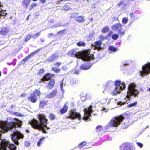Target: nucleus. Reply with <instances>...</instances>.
<instances>
[{
  "label": "nucleus",
  "mask_w": 150,
  "mask_h": 150,
  "mask_svg": "<svg viewBox=\"0 0 150 150\" xmlns=\"http://www.w3.org/2000/svg\"><path fill=\"white\" fill-rule=\"evenodd\" d=\"M63 82L64 79H62L60 82V86L61 90H63Z\"/></svg>",
  "instance_id": "42"
},
{
  "label": "nucleus",
  "mask_w": 150,
  "mask_h": 150,
  "mask_svg": "<svg viewBox=\"0 0 150 150\" xmlns=\"http://www.w3.org/2000/svg\"><path fill=\"white\" fill-rule=\"evenodd\" d=\"M31 0H23L21 6L24 8L27 9L29 6Z\"/></svg>",
  "instance_id": "19"
},
{
  "label": "nucleus",
  "mask_w": 150,
  "mask_h": 150,
  "mask_svg": "<svg viewBox=\"0 0 150 150\" xmlns=\"http://www.w3.org/2000/svg\"><path fill=\"white\" fill-rule=\"evenodd\" d=\"M8 147L9 150H16V146L13 144H10L8 141H2L0 145V150H7Z\"/></svg>",
  "instance_id": "8"
},
{
  "label": "nucleus",
  "mask_w": 150,
  "mask_h": 150,
  "mask_svg": "<svg viewBox=\"0 0 150 150\" xmlns=\"http://www.w3.org/2000/svg\"><path fill=\"white\" fill-rule=\"evenodd\" d=\"M53 35V34L52 33H49L48 34V37H50L51 36H52Z\"/></svg>",
  "instance_id": "58"
},
{
  "label": "nucleus",
  "mask_w": 150,
  "mask_h": 150,
  "mask_svg": "<svg viewBox=\"0 0 150 150\" xmlns=\"http://www.w3.org/2000/svg\"><path fill=\"white\" fill-rule=\"evenodd\" d=\"M55 83V80L54 79H51L48 82V85L47 86V89H51L53 88Z\"/></svg>",
  "instance_id": "16"
},
{
  "label": "nucleus",
  "mask_w": 150,
  "mask_h": 150,
  "mask_svg": "<svg viewBox=\"0 0 150 150\" xmlns=\"http://www.w3.org/2000/svg\"><path fill=\"white\" fill-rule=\"evenodd\" d=\"M99 39H100V40L101 41V42L102 41L104 40L105 39H106V37L103 36L102 35H100Z\"/></svg>",
  "instance_id": "44"
},
{
  "label": "nucleus",
  "mask_w": 150,
  "mask_h": 150,
  "mask_svg": "<svg viewBox=\"0 0 150 150\" xmlns=\"http://www.w3.org/2000/svg\"><path fill=\"white\" fill-rule=\"evenodd\" d=\"M54 21V20L52 19H50V20L49 21V22L51 23H53Z\"/></svg>",
  "instance_id": "55"
},
{
  "label": "nucleus",
  "mask_w": 150,
  "mask_h": 150,
  "mask_svg": "<svg viewBox=\"0 0 150 150\" xmlns=\"http://www.w3.org/2000/svg\"><path fill=\"white\" fill-rule=\"evenodd\" d=\"M54 75L50 73H48L45 74L42 78L41 79L39 82L41 83L42 82H43L45 81H47L49 80L50 79L52 78L53 77Z\"/></svg>",
  "instance_id": "15"
},
{
  "label": "nucleus",
  "mask_w": 150,
  "mask_h": 150,
  "mask_svg": "<svg viewBox=\"0 0 150 150\" xmlns=\"http://www.w3.org/2000/svg\"><path fill=\"white\" fill-rule=\"evenodd\" d=\"M22 125L21 122L18 119L16 120V121H12L8 122L7 121L1 122L0 126L1 129H3L4 132H8L13 128L20 127Z\"/></svg>",
  "instance_id": "2"
},
{
  "label": "nucleus",
  "mask_w": 150,
  "mask_h": 150,
  "mask_svg": "<svg viewBox=\"0 0 150 150\" xmlns=\"http://www.w3.org/2000/svg\"><path fill=\"white\" fill-rule=\"evenodd\" d=\"M58 57V56L56 55L55 54H54L49 57L47 59V62L51 63L56 60Z\"/></svg>",
  "instance_id": "18"
},
{
  "label": "nucleus",
  "mask_w": 150,
  "mask_h": 150,
  "mask_svg": "<svg viewBox=\"0 0 150 150\" xmlns=\"http://www.w3.org/2000/svg\"><path fill=\"white\" fill-rule=\"evenodd\" d=\"M112 29L115 32H118V34L121 36L124 35L125 33V31H122V25L120 23H116L112 26Z\"/></svg>",
  "instance_id": "11"
},
{
  "label": "nucleus",
  "mask_w": 150,
  "mask_h": 150,
  "mask_svg": "<svg viewBox=\"0 0 150 150\" xmlns=\"http://www.w3.org/2000/svg\"><path fill=\"white\" fill-rule=\"evenodd\" d=\"M103 126L101 125H98L96 127V131L97 132H99L103 130Z\"/></svg>",
  "instance_id": "30"
},
{
  "label": "nucleus",
  "mask_w": 150,
  "mask_h": 150,
  "mask_svg": "<svg viewBox=\"0 0 150 150\" xmlns=\"http://www.w3.org/2000/svg\"><path fill=\"white\" fill-rule=\"evenodd\" d=\"M52 70L54 72L57 73H59L61 71V69L59 68L54 67L52 68Z\"/></svg>",
  "instance_id": "32"
},
{
  "label": "nucleus",
  "mask_w": 150,
  "mask_h": 150,
  "mask_svg": "<svg viewBox=\"0 0 150 150\" xmlns=\"http://www.w3.org/2000/svg\"><path fill=\"white\" fill-rule=\"evenodd\" d=\"M29 123L31 126L32 127L35 129L42 130L43 132H45L44 128L45 125H43L35 119H33L29 122Z\"/></svg>",
  "instance_id": "6"
},
{
  "label": "nucleus",
  "mask_w": 150,
  "mask_h": 150,
  "mask_svg": "<svg viewBox=\"0 0 150 150\" xmlns=\"http://www.w3.org/2000/svg\"><path fill=\"white\" fill-rule=\"evenodd\" d=\"M29 15H29V16H27V18H26V19H27V20H28V19H29Z\"/></svg>",
  "instance_id": "60"
},
{
  "label": "nucleus",
  "mask_w": 150,
  "mask_h": 150,
  "mask_svg": "<svg viewBox=\"0 0 150 150\" xmlns=\"http://www.w3.org/2000/svg\"><path fill=\"white\" fill-rule=\"evenodd\" d=\"M147 91L150 92V88L147 89Z\"/></svg>",
  "instance_id": "61"
},
{
  "label": "nucleus",
  "mask_w": 150,
  "mask_h": 150,
  "mask_svg": "<svg viewBox=\"0 0 150 150\" xmlns=\"http://www.w3.org/2000/svg\"><path fill=\"white\" fill-rule=\"evenodd\" d=\"M109 50L112 52H115L117 51V49L113 46H110L108 47Z\"/></svg>",
  "instance_id": "36"
},
{
  "label": "nucleus",
  "mask_w": 150,
  "mask_h": 150,
  "mask_svg": "<svg viewBox=\"0 0 150 150\" xmlns=\"http://www.w3.org/2000/svg\"><path fill=\"white\" fill-rule=\"evenodd\" d=\"M57 93V90L55 89L52 90L50 94L46 95V97L48 98H52L54 97Z\"/></svg>",
  "instance_id": "21"
},
{
  "label": "nucleus",
  "mask_w": 150,
  "mask_h": 150,
  "mask_svg": "<svg viewBox=\"0 0 150 150\" xmlns=\"http://www.w3.org/2000/svg\"><path fill=\"white\" fill-rule=\"evenodd\" d=\"M77 50L76 48L71 49L68 52L67 55L71 57L81 59L85 61H88L92 59V57L88 52H84L82 53L80 51L77 52Z\"/></svg>",
  "instance_id": "1"
},
{
  "label": "nucleus",
  "mask_w": 150,
  "mask_h": 150,
  "mask_svg": "<svg viewBox=\"0 0 150 150\" xmlns=\"http://www.w3.org/2000/svg\"><path fill=\"white\" fill-rule=\"evenodd\" d=\"M128 20L127 17H124L123 18L122 22L123 24H125L127 23Z\"/></svg>",
  "instance_id": "39"
},
{
  "label": "nucleus",
  "mask_w": 150,
  "mask_h": 150,
  "mask_svg": "<svg viewBox=\"0 0 150 150\" xmlns=\"http://www.w3.org/2000/svg\"><path fill=\"white\" fill-rule=\"evenodd\" d=\"M109 29L108 26H105L101 30V32L102 33L105 34L109 31Z\"/></svg>",
  "instance_id": "28"
},
{
  "label": "nucleus",
  "mask_w": 150,
  "mask_h": 150,
  "mask_svg": "<svg viewBox=\"0 0 150 150\" xmlns=\"http://www.w3.org/2000/svg\"><path fill=\"white\" fill-rule=\"evenodd\" d=\"M76 20L79 23L83 22L84 21V19L82 16H79L76 18Z\"/></svg>",
  "instance_id": "26"
},
{
  "label": "nucleus",
  "mask_w": 150,
  "mask_h": 150,
  "mask_svg": "<svg viewBox=\"0 0 150 150\" xmlns=\"http://www.w3.org/2000/svg\"><path fill=\"white\" fill-rule=\"evenodd\" d=\"M81 99L83 101H84L86 100V98L85 97H82L81 98Z\"/></svg>",
  "instance_id": "53"
},
{
  "label": "nucleus",
  "mask_w": 150,
  "mask_h": 150,
  "mask_svg": "<svg viewBox=\"0 0 150 150\" xmlns=\"http://www.w3.org/2000/svg\"><path fill=\"white\" fill-rule=\"evenodd\" d=\"M65 30H66V29H64L62 30H61V31H59L58 33H63V31H65Z\"/></svg>",
  "instance_id": "57"
},
{
  "label": "nucleus",
  "mask_w": 150,
  "mask_h": 150,
  "mask_svg": "<svg viewBox=\"0 0 150 150\" xmlns=\"http://www.w3.org/2000/svg\"><path fill=\"white\" fill-rule=\"evenodd\" d=\"M9 32L8 28L6 27H3L1 28L0 31V33L3 35H7Z\"/></svg>",
  "instance_id": "25"
},
{
  "label": "nucleus",
  "mask_w": 150,
  "mask_h": 150,
  "mask_svg": "<svg viewBox=\"0 0 150 150\" xmlns=\"http://www.w3.org/2000/svg\"><path fill=\"white\" fill-rule=\"evenodd\" d=\"M81 115L80 113L77 112L74 110H71L69 112L68 118L71 119H77L79 120L81 119Z\"/></svg>",
  "instance_id": "13"
},
{
  "label": "nucleus",
  "mask_w": 150,
  "mask_h": 150,
  "mask_svg": "<svg viewBox=\"0 0 150 150\" xmlns=\"http://www.w3.org/2000/svg\"><path fill=\"white\" fill-rule=\"evenodd\" d=\"M114 85L116 86L115 90H114L112 94L113 96L117 95L120 93L124 89L125 85L123 82H121L120 80H117L115 81Z\"/></svg>",
  "instance_id": "5"
},
{
  "label": "nucleus",
  "mask_w": 150,
  "mask_h": 150,
  "mask_svg": "<svg viewBox=\"0 0 150 150\" xmlns=\"http://www.w3.org/2000/svg\"><path fill=\"white\" fill-rule=\"evenodd\" d=\"M113 34V32L112 31H109V33L107 34V36H105L106 39L110 38L111 36L112 37Z\"/></svg>",
  "instance_id": "38"
},
{
  "label": "nucleus",
  "mask_w": 150,
  "mask_h": 150,
  "mask_svg": "<svg viewBox=\"0 0 150 150\" xmlns=\"http://www.w3.org/2000/svg\"><path fill=\"white\" fill-rule=\"evenodd\" d=\"M118 105H123L124 104H125V102H123V103L121 102H119L118 103Z\"/></svg>",
  "instance_id": "51"
},
{
  "label": "nucleus",
  "mask_w": 150,
  "mask_h": 150,
  "mask_svg": "<svg viewBox=\"0 0 150 150\" xmlns=\"http://www.w3.org/2000/svg\"><path fill=\"white\" fill-rule=\"evenodd\" d=\"M118 34H117L116 33H114V34H112L111 38L114 40H117L119 37Z\"/></svg>",
  "instance_id": "35"
},
{
  "label": "nucleus",
  "mask_w": 150,
  "mask_h": 150,
  "mask_svg": "<svg viewBox=\"0 0 150 150\" xmlns=\"http://www.w3.org/2000/svg\"><path fill=\"white\" fill-rule=\"evenodd\" d=\"M44 71L45 70L43 69H41L39 70L37 74L38 75H41L44 72Z\"/></svg>",
  "instance_id": "40"
},
{
  "label": "nucleus",
  "mask_w": 150,
  "mask_h": 150,
  "mask_svg": "<svg viewBox=\"0 0 150 150\" xmlns=\"http://www.w3.org/2000/svg\"><path fill=\"white\" fill-rule=\"evenodd\" d=\"M27 95V94L26 93H24L22 94L21 95V98H23L24 97H25L26 95Z\"/></svg>",
  "instance_id": "50"
},
{
  "label": "nucleus",
  "mask_w": 150,
  "mask_h": 150,
  "mask_svg": "<svg viewBox=\"0 0 150 150\" xmlns=\"http://www.w3.org/2000/svg\"><path fill=\"white\" fill-rule=\"evenodd\" d=\"M32 1H37V0H32Z\"/></svg>",
  "instance_id": "62"
},
{
  "label": "nucleus",
  "mask_w": 150,
  "mask_h": 150,
  "mask_svg": "<svg viewBox=\"0 0 150 150\" xmlns=\"http://www.w3.org/2000/svg\"><path fill=\"white\" fill-rule=\"evenodd\" d=\"M1 72L0 71V77L1 76Z\"/></svg>",
  "instance_id": "63"
},
{
  "label": "nucleus",
  "mask_w": 150,
  "mask_h": 150,
  "mask_svg": "<svg viewBox=\"0 0 150 150\" xmlns=\"http://www.w3.org/2000/svg\"><path fill=\"white\" fill-rule=\"evenodd\" d=\"M45 139V137H43L41 138H40L39 140L38 141V143L37 146L39 147L43 142V141Z\"/></svg>",
  "instance_id": "31"
},
{
  "label": "nucleus",
  "mask_w": 150,
  "mask_h": 150,
  "mask_svg": "<svg viewBox=\"0 0 150 150\" xmlns=\"http://www.w3.org/2000/svg\"><path fill=\"white\" fill-rule=\"evenodd\" d=\"M26 61H27L25 58L22 60V62H24L23 63H25Z\"/></svg>",
  "instance_id": "56"
},
{
  "label": "nucleus",
  "mask_w": 150,
  "mask_h": 150,
  "mask_svg": "<svg viewBox=\"0 0 150 150\" xmlns=\"http://www.w3.org/2000/svg\"><path fill=\"white\" fill-rule=\"evenodd\" d=\"M92 107L90 106L85 108L84 110V116L83 119L86 121L90 120V117L91 116V113L93 111L91 109Z\"/></svg>",
  "instance_id": "12"
},
{
  "label": "nucleus",
  "mask_w": 150,
  "mask_h": 150,
  "mask_svg": "<svg viewBox=\"0 0 150 150\" xmlns=\"http://www.w3.org/2000/svg\"><path fill=\"white\" fill-rule=\"evenodd\" d=\"M130 17L132 18L134 16L133 13L132 12H131L129 14Z\"/></svg>",
  "instance_id": "54"
},
{
  "label": "nucleus",
  "mask_w": 150,
  "mask_h": 150,
  "mask_svg": "<svg viewBox=\"0 0 150 150\" xmlns=\"http://www.w3.org/2000/svg\"><path fill=\"white\" fill-rule=\"evenodd\" d=\"M40 50V49H39L37 50H36L31 53H30L29 55H28V56H26L25 58L27 61L31 57H32L35 54H37L39 51Z\"/></svg>",
  "instance_id": "20"
},
{
  "label": "nucleus",
  "mask_w": 150,
  "mask_h": 150,
  "mask_svg": "<svg viewBox=\"0 0 150 150\" xmlns=\"http://www.w3.org/2000/svg\"><path fill=\"white\" fill-rule=\"evenodd\" d=\"M38 118L40 123L43 125L45 124V127H46L48 120L46 118L45 115L42 113L39 114L38 115Z\"/></svg>",
  "instance_id": "14"
},
{
  "label": "nucleus",
  "mask_w": 150,
  "mask_h": 150,
  "mask_svg": "<svg viewBox=\"0 0 150 150\" xmlns=\"http://www.w3.org/2000/svg\"><path fill=\"white\" fill-rule=\"evenodd\" d=\"M3 16V15H2V14L0 13V16Z\"/></svg>",
  "instance_id": "64"
},
{
  "label": "nucleus",
  "mask_w": 150,
  "mask_h": 150,
  "mask_svg": "<svg viewBox=\"0 0 150 150\" xmlns=\"http://www.w3.org/2000/svg\"><path fill=\"white\" fill-rule=\"evenodd\" d=\"M61 64H62L61 62H56L54 64V65L55 66H56L57 67H59V66H60Z\"/></svg>",
  "instance_id": "47"
},
{
  "label": "nucleus",
  "mask_w": 150,
  "mask_h": 150,
  "mask_svg": "<svg viewBox=\"0 0 150 150\" xmlns=\"http://www.w3.org/2000/svg\"><path fill=\"white\" fill-rule=\"evenodd\" d=\"M39 1L42 4L45 3L46 1V0H39Z\"/></svg>",
  "instance_id": "52"
},
{
  "label": "nucleus",
  "mask_w": 150,
  "mask_h": 150,
  "mask_svg": "<svg viewBox=\"0 0 150 150\" xmlns=\"http://www.w3.org/2000/svg\"><path fill=\"white\" fill-rule=\"evenodd\" d=\"M64 10H69L71 8V4L69 3H67L65 4L63 7Z\"/></svg>",
  "instance_id": "29"
},
{
  "label": "nucleus",
  "mask_w": 150,
  "mask_h": 150,
  "mask_svg": "<svg viewBox=\"0 0 150 150\" xmlns=\"http://www.w3.org/2000/svg\"><path fill=\"white\" fill-rule=\"evenodd\" d=\"M25 146L26 147H28L30 146V143L29 142L26 141L25 142Z\"/></svg>",
  "instance_id": "48"
},
{
  "label": "nucleus",
  "mask_w": 150,
  "mask_h": 150,
  "mask_svg": "<svg viewBox=\"0 0 150 150\" xmlns=\"http://www.w3.org/2000/svg\"><path fill=\"white\" fill-rule=\"evenodd\" d=\"M91 66L90 64L87 62L81 65L80 67V69L83 70H88L90 68Z\"/></svg>",
  "instance_id": "17"
},
{
  "label": "nucleus",
  "mask_w": 150,
  "mask_h": 150,
  "mask_svg": "<svg viewBox=\"0 0 150 150\" xmlns=\"http://www.w3.org/2000/svg\"><path fill=\"white\" fill-rule=\"evenodd\" d=\"M140 76L143 77L150 73V62H148L142 67V70L139 71Z\"/></svg>",
  "instance_id": "9"
},
{
  "label": "nucleus",
  "mask_w": 150,
  "mask_h": 150,
  "mask_svg": "<svg viewBox=\"0 0 150 150\" xmlns=\"http://www.w3.org/2000/svg\"><path fill=\"white\" fill-rule=\"evenodd\" d=\"M137 104V102L136 101L134 102V103H131L127 105V108H130L133 107L135 106Z\"/></svg>",
  "instance_id": "37"
},
{
  "label": "nucleus",
  "mask_w": 150,
  "mask_h": 150,
  "mask_svg": "<svg viewBox=\"0 0 150 150\" xmlns=\"http://www.w3.org/2000/svg\"><path fill=\"white\" fill-rule=\"evenodd\" d=\"M76 45L78 47H84L86 45V43L82 41H79L76 43Z\"/></svg>",
  "instance_id": "34"
},
{
  "label": "nucleus",
  "mask_w": 150,
  "mask_h": 150,
  "mask_svg": "<svg viewBox=\"0 0 150 150\" xmlns=\"http://www.w3.org/2000/svg\"><path fill=\"white\" fill-rule=\"evenodd\" d=\"M24 137L23 134L18 131L14 132L11 135V139L12 140L16 145H18L19 143L18 140L23 139Z\"/></svg>",
  "instance_id": "7"
},
{
  "label": "nucleus",
  "mask_w": 150,
  "mask_h": 150,
  "mask_svg": "<svg viewBox=\"0 0 150 150\" xmlns=\"http://www.w3.org/2000/svg\"><path fill=\"white\" fill-rule=\"evenodd\" d=\"M40 34L41 32H39L34 34L33 36V37H34V38H37L40 35Z\"/></svg>",
  "instance_id": "45"
},
{
  "label": "nucleus",
  "mask_w": 150,
  "mask_h": 150,
  "mask_svg": "<svg viewBox=\"0 0 150 150\" xmlns=\"http://www.w3.org/2000/svg\"><path fill=\"white\" fill-rule=\"evenodd\" d=\"M136 144L140 148H142L143 146V144L141 143L137 142L136 143Z\"/></svg>",
  "instance_id": "49"
},
{
  "label": "nucleus",
  "mask_w": 150,
  "mask_h": 150,
  "mask_svg": "<svg viewBox=\"0 0 150 150\" xmlns=\"http://www.w3.org/2000/svg\"><path fill=\"white\" fill-rule=\"evenodd\" d=\"M41 94L40 91L38 90H35L30 96L28 98V100L32 103H35L38 100L37 96H39Z\"/></svg>",
  "instance_id": "10"
},
{
  "label": "nucleus",
  "mask_w": 150,
  "mask_h": 150,
  "mask_svg": "<svg viewBox=\"0 0 150 150\" xmlns=\"http://www.w3.org/2000/svg\"><path fill=\"white\" fill-rule=\"evenodd\" d=\"M31 38V36L30 35H28L26 36L25 41L26 42L28 41Z\"/></svg>",
  "instance_id": "43"
},
{
  "label": "nucleus",
  "mask_w": 150,
  "mask_h": 150,
  "mask_svg": "<svg viewBox=\"0 0 150 150\" xmlns=\"http://www.w3.org/2000/svg\"><path fill=\"white\" fill-rule=\"evenodd\" d=\"M48 103V100H42L40 102L39 107L40 108H43L45 106L47 105Z\"/></svg>",
  "instance_id": "24"
},
{
  "label": "nucleus",
  "mask_w": 150,
  "mask_h": 150,
  "mask_svg": "<svg viewBox=\"0 0 150 150\" xmlns=\"http://www.w3.org/2000/svg\"><path fill=\"white\" fill-rule=\"evenodd\" d=\"M86 144V142L85 141H83L79 144L78 146V147L79 148H82L84 147Z\"/></svg>",
  "instance_id": "33"
},
{
  "label": "nucleus",
  "mask_w": 150,
  "mask_h": 150,
  "mask_svg": "<svg viewBox=\"0 0 150 150\" xmlns=\"http://www.w3.org/2000/svg\"><path fill=\"white\" fill-rule=\"evenodd\" d=\"M40 40L42 42H43L45 41L42 38Z\"/></svg>",
  "instance_id": "59"
},
{
  "label": "nucleus",
  "mask_w": 150,
  "mask_h": 150,
  "mask_svg": "<svg viewBox=\"0 0 150 150\" xmlns=\"http://www.w3.org/2000/svg\"><path fill=\"white\" fill-rule=\"evenodd\" d=\"M123 4H124V1H123L122 0L117 4V6L118 7H120L122 5H123Z\"/></svg>",
  "instance_id": "46"
},
{
  "label": "nucleus",
  "mask_w": 150,
  "mask_h": 150,
  "mask_svg": "<svg viewBox=\"0 0 150 150\" xmlns=\"http://www.w3.org/2000/svg\"><path fill=\"white\" fill-rule=\"evenodd\" d=\"M136 88V85L134 83H132L129 85L127 94L126 96L127 98L129 99L131 96L134 97H138L139 91Z\"/></svg>",
  "instance_id": "4"
},
{
  "label": "nucleus",
  "mask_w": 150,
  "mask_h": 150,
  "mask_svg": "<svg viewBox=\"0 0 150 150\" xmlns=\"http://www.w3.org/2000/svg\"><path fill=\"white\" fill-rule=\"evenodd\" d=\"M124 117L122 115H117L113 117L110 121L108 125V127H117L123 121Z\"/></svg>",
  "instance_id": "3"
},
{
  "label": "nucleus",
  "mask_w": 150,
  "mask_h": 150,
  "mask_svg": "<svg viewBox=\"0 0 150 150\" xmlns=\"http://www.w3.org/2000/svg\"><path fill=\"white\" fill-rule=\"evenodd\" d=\"M49 117V119L52 120H53L55 119V116L52 113L50 114Z\"/></svg>",
  "instance_id": "41"
},
{
  "label": "nucleus",
  "mask_w": 150,
  "mask_h": 150,
  "mask_svg": "<svg viewBox=\"0 0 150 150\" xmlns=\"http://www.w3.org/2000/svg\"><path fill=\"white\" fill-rule=\"evenodd\" d=\"M38 4L36 3H32L29 6L28 9L29 11H30L32 9L38 6Z\"/></svg>",
  "instance_id": "27"
},
{
  "label": "nucleus",
  "mask_w": 150,
  "mask_h": 150,
  "mask_svg": "<svg viewBox=\"0 0 150 150\" xmlns=\"http://www.w3.org/2000/svg\"><path fill=\"white\" fill-rule=\"evenodd\" d=\"M68 110V106L66 103H65L62 108L60 109L59 112L61 114H64L67 112Z\"/></svg>",
  "instance_id": "22"
},
{
  "label": "nucleus",
  "mask_w": 150,
  "mask_h": 150,
  "mask_svg": "<svg viewBox=\"0 0 150 150\" xmlns=\"http://www.w3.org/2000/svg\"><path fill=\"white\" fill-rule=\"evenodd\" d=\"M94 45L95 46V48L98 50H100V47L102 45V42L101 41L98 40L94 42Z\"/></svg>",
  "instance_id": "23"
}]
</instances>
